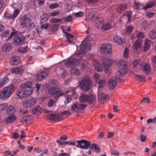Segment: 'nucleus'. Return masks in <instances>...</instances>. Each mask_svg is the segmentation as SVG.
<instances>
[{
    "instance_id": "nucleus-43",
    "label": "nucleus",
    "mask_w": 156,
    "mask_h": 156,
    "mask_svg": "<svg viewBox=\"0 0 156 156\" xmlns=\"http://www.w3.org/2000/svg\"><path fill=\"white\" fill-rule=\"evenodd\" d=\"M88 100V95L84 94L81 95L80 98V101L84 102L87 101Z\"/></svg>"
},
{
    "instance_id": "nucleus-58",
    "label": "nucleus",
    "mask_w": 156,
    "mask_h": 156,
    "mask_svg": "<svg viewBox=\"0 0 156 156\" xmlns=\"http://www.w3.org/2000/svg\"><path fill=\"white\" fill-rule=\"evenodd\" d=\"M129 55V50L127 48H125L124 52L123 57L124 58H127Z\"/></svg>"
},
{
    "instance_id": "nucleus-52",
    "label": "nucleus",
    "mask_w": 156,
    "mask_h": 156,
    "mask_svg": "<svg viewBox=\"0 0 156 156\" xmlns=\"http://www.w3.org/2000/svg\"><path fill=\"white\" fill-rule=\"evenodd\" d=\"M49 7L51 9H54L59 6V5L57 3H55L49 5Z\"/></svg>"
},
{
    "instance_id": "nucleus-41",
    "label": "nucleus",
    "mask_w": 156,
    "mask_h": 156,
    "mask_svg": "<svg viewBox=\"0 0 156 156\" xmlns=\"http://www.w3.org/2000/svg\"><path fill=\"white\" fill-rule=\"evenodd\" d=\"M62 31L64 34H66V37L67 39V41L70 43H71L70 39L73 38V36L71 34H69L65 32L64 29L63 28L62 29Z\"/></svg>"
},
{
    "instance_id": "nucleus-26",
    "label": "nucleus",
    "mask_w": 156,
    "mask_h": 156,
    "mask_svg": "<svg viewBox=\"0 0 156 156\" xmlns=\"http://www.w3.org/2000/svg\"><path fill=\"white\" fill-rule=\"evenodd\" d=\"M12 73L15 74L22 73H23V70L21 68L15 67L12 68L11 70Z\"/></svg>"
},
{
    "instance_id": "nucleus-64",
    "label": "nucleus",
    "mask_w": 156,
    "mask_h": 156,
    "mask_svg": "<svg viewBox=\"0 0 156 156\" xmlns=\"http://www.w3.org/2000/svg\"><path fill=\"white\" fill-rule=\"evenodd\" d=\"M147 23L146 21H144L142 24V27H143L144 29H147Z\"/></svg>"
},
{
    "instance_id": "nucleus-61",
    "label": "nucleus",
    "mask_w": 156,
    "mask_h": 156,
    "mask_svg": "<svg viewBox=\"0 0 156 156\" xmlns=\"http://www.w3.org/2000/svg\"><path fill=\"white\" fill-rule=\"evenodd\" d=\"M150 101V99L148 98H144L141 101V103L145 102L147 103H149Z\"/></svg>"
},
{
    "instance_id": "nucleus-48",
    "label": "nucleus",
    "mask_w": 156,
    "mask_h": 156,
    "mask_svg": "<svg viewBox=\"0 0 156 156\" xmlns=\"http://www.w3.org/2000/svg\"><path fill=\"white\" fill-rule=\"evenodd\" d=\"M131 12L130 11L126 12L123 16V18H127L128 19V21H129V20L131 18Z\"/></svg>"
},
{
    "instance_id": "nucleus-62",
    "label": "nucleus",
    "mask_w": 156,
    "mask_h": 156,
    "mask_svg": "<svg viewBox=\"0 0 156 156\" xmlns=\"http://www.w3.org/2000/svg\"><path fill=\"white\" fill-rule=\"evenodd\" d=\"M111 153L113 155L118 156L119 155V152L117 151L114 150L111 151Z\"/></svg>"
},
{
    "instance_id": "nucleus-19",
    "label": "nucleus",
    "mask_w": 156,
    "mask_h": 156,
    "mask_svg": "<svg viewBox=\"0 0 156 156\" xmlns=\"http://www.w3.org/2000/svg\"><path fill=\"white\" fill-rule=\"evenodd\" d=\"M104 23V21L102 18H98L96 21L95 26L98 29H102Z\"/></svg>"
},
{
    "instance_id": "nucleus-31",
    "label": "nucleus",
    "mask_w": 156,
    "mask_h": 156,
    "mask_svg": "<svg viewBox=\"0 0 156 156\" xmlns=\"http://www.w3.org/2000/svg\"><path fill=\"white\" fill-rule=\"evenodd\" d=\"M126 4H120L118 6L116 10L119 12H121L126 9Z\"/></svg>"
},
{
    "instance_id": "nucleus-37",
    "label": "nucleus",
    "mask_w": 156,
    "mask_h": 156,
    "mask_svg": "<svg viewBox=\"0 0 156 156\" xmlns=\"http://www.w3.org/2000/svg\"><path fill=\"white\" fill-rule=\"evenodd\" d=\"M90 149L96 152H99L100 150L99 146L96 144H93L90 147Z\"/></svg>"
},
{
    "instance_id": "nucleus-33",
    "label": "nucleus",
    "mask_w": 156,
    "mask_h": 156,
    "mask_svg": "<svg viewBox=\"0 0 156 156\" xmlns=\"http://www.w3.org/2000/svg\"><path fill=\"white\" fill-rule=\"evenodd\" d=\"M133 66L134 68H137L140 69L142 67L141 61L139 60H135L133 62Z\"/></svg>"
},
{
    "instance_id": "nucleus-47",
    "label": "nucleus",
    "mask_w": 156,
    "mask_h": 156,
    "mask_svg": "<svg viewBox=\"0 0 156 156\" xmlns=\"http://www.w3.org/2000/svg\"><path fill=\"white\" fill-rule=\"evenodd\" d=\"M149 35L151 39H155L156 38V31L154 30L151 31L149 33Z\"/></svg>"
},
{
    "instance_id": "nucleus-63",
    "label": "nucleus",
    "mask_w": 156,
    "mask_h": 156,
    "mask_svg": "<svg viewBox=\"0 0 156 156\" xmlns=\"http://www.w3.org/2000/svg\"><path fill=\"white\" fill-rule=\"evenodd\" d=\"M59 25L57 24H55L51 25V27L54 31H56L58 29Z\"/></svg>"
},
{
    "instance_id": "nucleus-36",
    "label": "nucleus",
    "mask_w": 156,
    "mask_h": 156,
    "mask_svg": "<svg viewBox=\"0 0 156 156\" xmlns=\"http://www.w3.org/2000/svg\"><path fill=\"white\" fill-rule=\"evenodd\" d=\"M15 107L13 106L10 105L7 108L6 110V113L9 114L15 112Z\"/></svg>"
},
{
    "instance_id": "nucleus-3",
    "label": "nucleus",
    "mask_w": 156,
    "mask_h": 156,
    "mask_svg": "<svg viewBox=\"0 0 156 156\" xmlns=\"http://www.w3.org/2000/svg\"><path fill=\"white\" fill-rule=\"evenodd\" d=\"M91 44L90 41L86 39H85L80 47V51H76L75 53V55L77 57H81L83 56L85 54L87 51L90 50V49Z\"/></svg>"
},
{
    "instance_id": "nucleus-32",
    "label": "nucleus",
    "mask_w": 156,
    "mask_h": 156,
    "mask_svg": "<svg viewBox=\"0 0 156 156\" xmlns=\"http://www.w3.org/2000/svg\"><path fill=\"white\" fill-rule=\"evenodd\" d=\"M42 109L41 107L39 106H37L32 109V112L33 114H38L42 112Z\"/></svg>"
},
{
    "instance_id": "nucleus-22",
    "label": "nucleus",
    "mask_w": 156,
    "mask_h": 156,
    "mask_svg": "<svg viewBox=\"0 0 156 156\" xmlns=\"http://www.w3.org/2000/svg\"><path fill=\"white\" fill-rule=\"evenodd\" d=\"M142 42L141 40L138 39L136 40L133 46V49L136 50H140L141 48Z\"/></svg>"
},
{
    "instance_id": "nucleus-23",
    "label": "nucleus",
    "mask_w": 156,
    "mask_h": 156,
    "mask_svg": "<svg viewBox=\"0 0 156 156\" xmlns=\"http://www.w3.org/2000/svg\"><path fill=\"white\" fill-rule=\"evenodd\" d=\"M116 84L117 82L115 79H111L109 80L108 84L110 89L113 90L115 87Z\"/></svg>"
},
{
    "instance_id": "nucleus-9",
    "label": "nucleus",
    "mask_w": 156,
    "mask_h": 156,
    "mask_svg": "<svg viewBox=\"0 0 156 156\" xmlns=\"http://www.w3.org/2000/svg\"><path fill=\"white\" fill-rule=\"evenodd\" d=\"M76 142V147L81 149H87L91 144L90 142L84 140L77 141Z\"/></svg>"
},
{
    "instance_id": "nucleus-27",
    "label": "nucleus",
    "mask_w": 156,
    "mask_h": 156,
    "mask_svg": "<svg viewBox=\"0 0 156 156\" xmlns=\"http://www.w3.org/2000/svg\"><path fill=\"white\" fill-rule=\"evenodd\" d=\"M70 72L72 74L77 76H79L81 74L80 71L76 67L72 68L70 69Z\"/></svg>"
},
{
    "instance_id": "nucleus-38",
    "label": "nucleus",
    "mask_w": 156,
    "mask_h": 156,
    "mask_svg": "<svg viewBox=\"0 0 156 156\" xmlns=\"http://www.w3.org/2000/svg\"><path fill=\"white\" fill-rule=\"evenodd\" d=\"M31 19L29 18H25L23 20L21 23V24L24 25L23 27H26L27 25L30 23Z\"/></svg>"
},
{
    "instance_id": "nucleus-21",
    "label": "nucleus",
    "mask_w": 156,
    "mask_h": 156,
    "mask_svg": "<svg viewBox=\"0 0 156 156\" xmlns=\"http://www.w3.org/2000/svg\"><path fill=\"white\" fill-rule=\"evenodd\" d=\"M113 41L115 43L119 45L123 44H125V40L124 39L122 38L121 37L118 36H116L114 37Z\"/></svg>"
},
{
    "instance_id": "nucleus-13",
    "label": "nucleus",
    "mask_w": 156,
    "mask_h": 156,
    "mask_svg": "<svg viewBox=\"0 0 156 156\" xmlns=\"http://www.w3.org/2000/svg\"><path fill=\"white\" fill-rule=\"evenodd\" d=\"M86 107L85 104H81L79 102L75 103L72 106V109L76 112L83 110Z\"/></svg>"
},
{
    "instance_id": "nucleus-42",
    "label": "nucleus",
    "mask_w": 156,
    "mask_h": 156,
    "mask_svg": "<svg viewBox=\"0 0 156 156\" xmlns=\"http://www.w3.org/2000/svg\"><path fill=\"white\" fill-rule=\"evenodd\" d=\"M155 3L154 2L152 1L147 3L144 7V9L146 10L147 9L150 8L154 6Z\"/></svg>"
},
{
    "instance_id": "nucleus-54",
    "label": "nucleus",
    "mask_w": 156,
    "mask_h": 156,
    "mask_svg": "<svg viewBox=\"0 0 156 156\" xmlns=\"http://www.w3.org/2000/svg\"><path fill=\"white\" fill-rule=\"evenodd\" d=\"M133 30V27L131 26H129L126 28V33L128 34L131 33Z\"/></svg>"
},
{
    "instance_id": "nucleus-4",
    "label": "nucleus",
    "mask_w": 156,
    "mask_h": 156,
    "mask_svg": "<svg viewBox=\"0 0 156 156\" xmlns=\"http://www.w3.org/2000/svg\"><path fill=\"white\" fill-rule=\"evenodd\" d=\"M116 64L118 68L123 71V72L119 71L116 74L115 76L116 79H121L125 74V70L128 67V63L126 61L121 59L117 61L116 62Z\"/></svg>"
},
{
    "instance_id": "nucleus-30",
    "label": "nucleus",
    "mask_w": 156,
    "mask_h": 156,
    "mask_svg": "<svg viewBox=\"0 0 156 156\" xmlns=\"http://www.w3.org/2000/svg\"><path fill=\"white\" fill-rule=\"evenodd\" d=\"M9 80L7 77H5L0 80V88L2 87L7 84Z\"/></svg>"
},
{
    "instance_id": "nucleus-40",
    "label": "nucleus",
    "mask_w": 156,
    "mask_h": 156,
    "mask_svg": "<svg viewBox=\"0 0 156 156\" xmlns=\"http://www.w3.org/2000/svg\"><path fill=\"white\" fill-rule=\"evenodd\" d=\"M144 6L143 4H140L136 2H135L134 4V7L135 9H144Z\"/></svg>"
},
{
    "instance_id": "nucleus-16",
    "label": "nucleus",
    "mask_w": 156,
    "mask_h": 156,
    "mask_svg": "<svg viewBox=\"0 0 156 156\" xmlns=\"http://www.w3.org/2000/svg\"><path fill=\"white\" fill-rule=\"evenodd\" d=\"M92 64H93L95 69L99 72H101L103 69V67L101 65L99 62L95 59H92Z\"/></svg>"
},
{
    "instance_id": "nucleus-57",
    "label": "nucleus",
    "mask_w": 156,
    "mask_h": 156,
    "mask_svg": "<svg viewBox=\"0 0 156 156\" xmlns=\"http://www.w3.org/2000/svg\"><path fill=\"white\" fill-rule=\"evenodd\" d=\"M70 114V113L68 111H65L62 112L61 113L62 116H64L65 117H66L69 116Z\"/></svg>"
},
{
    "instance_id": "nucleus-5",
    "label": "nucleus",
    "mask_w": 156,
    "mask_h": 156,
    "mask_svg": "<svg viewBox=\"0 0 156 156\" xmlns=\"http://www.w3.org/2000/svg\"><path fill=\"white\" fill-rule=\"evenodd\" d=\"M92 83L91 80L88 77H86L82 79L81 80L79 83V86L82 90L87 91L90 88Z\"/></svg>"
},
{
    "instance_id": "nucleus-60",
    "label": "nucleus",
    "mask_w": 156,
    "mask_h": 156,
    "mask_svg": "<svg viewBox=\"0 0 156 156\" xmlns=\"http://www.w3.org/2000/svg\"><path fill=\"white\" fill-rule=\"evenodd\" d=\"M35 87L37 89L36 91L38 92L40 91V89L42 87V85L41 83H36Z\"/></svg>"
},
{
    "instance_id": "nucleus-51",
    "label": "nucleus",
    "mask_w": 156,
    "mask_h": 156,
    "mask_svg": "<svg viewBox=\"0 0 156 156\" xmlns=\"http://www.w3.org/2000/svg\"><path fill=\"white\" fill-rule=\"evenodd\" d=\"M55 102L53 99H51L48 101V106L51 107L54 106L55 105Z\"/></svg>"
},
{
    "instance_id": "nucleus-17",
    "label": "nucleus",
    "mask_w": 156,
    "mask_h": 156,
    "mask_svg": "<svg viewBox=\"0 0 156 156\" xmlns=\"http://www.w3.org/2000/svg\"><path fill=\"white\" fill-rule=\"evenodd\" d=\"M98 101L102 103L105 100L108 98V95L102 93L101 91L99 89H98Z\"/></svg>"
},
{
    "instance_id": "nucleus-15",
    "label": "nucleus",
    "mask_w": 156,
    "mask_h": 156,
    "mask_svg": "<svg viewBox=\"0 0 156 156\" xmlns=\"http://www.w3.org/2000/svg\"><path fill=\"white\" fill-rule=\"evenodd\" d=\"M24 37L20 34L15 36L13 39L14 43L16 45L21 44L24 42Z\"/></svg>"
},
{
    "instance_id": "nucleus-7",
    "label": "nucleus",
    "mask_w": 156,
    "mask_h": 156,
    "mask_svg": "<svg viewBox=\"0 0 156 156\" xmlns=\"http://www.w3.org/2000/svg\"><path fill=\"white\" fill-rule=\"evenodd\" d=\"M48 93L49 94L54 96L55 98H58L63 95V93L61 92V89L57 87H53L50 88L48 90Z\"/></svg>"
},
{
    "instance_id": "nucleus-45",
    "label": "nucleus",
    "mask_w": 156,
    "mask_h": 156,
    "mask_svg": "<svg viewBox=\"0 0 156 156\" xmlns=\"http://www.w3.org/2000/svg\"><path fill=\"white\" fill-rule=\"evenodd\" d=\"M112 27V26L109 23H107L104 24L102 30L104 31L110 29Z\"/></svg>"
},
{
    "instance_id": "nucleus-14",
    "label": "nucleus",
    "mask_w": 156,
    "mask_h": 156,
    "mask_svg": "<svg viewBox=\"0 0 156 156\" xmlns=\"http://www.w3.org/2000/svg\"><path fill=\"white\" fill-rule=\"evenodd\" d=\"M49 73V71L47 70H44L38 73L35 76V78L37 80L40 81L46 77Z\"/></svg>"
},
{
    "instance_id": "nucleus-34",
    "label": "nucleus",
    "mask_w": 156,
    "mask_h": 156,
    "mask_svg": "<svg viewBox=\"0 0 156 156\" xmlns=\"http://www.w3.org/2000/svg\"><path fill=\"white\" fill-rule=\"evenodd\" d=\"M151 68L149 64H145L143 67V70L144 71L145 73L149 74L151 72Z\"/></svg>"
},
{
    "instance_id": "nucleus-39",
    "label": "nucleus",
    "mask_w": 156,
    "mask_h": 156,
    "mask_svg": "<svg viewBox=\"0 0 156 156\" xmlns=\"http://www.w3.org/2000/svg\"><path fill=\"white\" fill-rule=\"evenodd\" d=\"M96 99V96L93 94H91L90 95H88V100L87 101L90 103H91Z\"/></svg>"
},
{
    "instance_id": "nucleus-46",
    "label": "nucleus",
    "mask_w": 156,
    "mask_h": 156,
    "mask_svg": "<svg viewBox=\"0 0 156 156\" xmlns=\"http://www.w3.org/2000/svg\"><path fill=\"white\" fill-rule=\"evenodd\" d=\"M8 103L5 102L0 105V111H3L5 110L8 106Z\"/></svg>"
},
{
    "instance_id": "nucleus-53",
    "label": "nucleus",
    "mask_w": 156,
    "mask_h": 156,
    "mask_svg": "<svg viewBox=\"0 0 156 156\" xmlns=\"http://www.w3.org/2000/svg\"><path fill=\"white\" fill-rule=\"evenodd\" d=\"M136 79L139 81H143L144 80L145 77L143 76L137 75L136 76Z\"/></svg>"
},
{
    "instance_id": "nucleus-20",
    "label": "nucleus",
    "mask_w": 156,
    "mask_h": 156,
    "mask_svg": "<svg viewBox=\"0 0 156 156\" xmlns=\"http://www.w3.org/2000/svg\"><path fill=\"white\" fill-rule=\"evenodd\" d=\"M9 62L12 65H17L20 62V59L18 56H13L10 59Z\"/></svg>"
},
{
    "instance_id": "nucleus-18",
    "label": "nucleus",
    "mask_w": 156,
    "mask_h": 156,
    "mask_svg": "<svg viewBox=\"0 0 156 156\" xmlns=\"http://www.w3.org/2000/svg\"><path fill=\"white\" fill-rule=\"evenodd\" d=\"M113 63V60L108 58H104L102 59V63L105 67H109Z\"/></svg>"
},
{
    "instance_id": "nucleus-25",
    "label": "nucleus",
    "mask_w": 156,
    "mask_h": 156,
    "mask_svg": "<svg viewBox=\"0 0 156 156\" xmlns=\"http://www.w3.org/2000/svg\"><path fill=\"white\" fill-rule=\"evenodd\" d=\"M48 119L55 121H57L59 120V117L58 114H51L47 116Z\"/></svg>"
},
{
    "instance_id": "nucleus-24",
    "label": "nucleus",
    "mask_w": 156,
    "mask_h": 156,
    "mask_svg": "<svg viewBox=\"0 0 156 156\" xmlns=\"http://www.w3.org/2000/svg\"><path fill=\"white\" fill-rule=\"evenodd\" d=\"M33 120V118L32 116L30 115H27L23 116L21 119L22 122L24 123L27 122L28 123H30Z\"/></svg>"
},
{
    "instance_id": "nucleus-29",
    "label": "nucleus",
    "mask_w": 156,
    "mask_h": 156,
    "mask_svg": "<svg viewBox=\"0 0 156 156\" xmlns=\"http://www.w3.org/2000/svg\"><path fill=\"white\" fill-rule=\"evenodd\" d=\"M16 118L14 115L9 116L8 117L5 119V122L8 123H11L14 121L16 119Z\"/></svg>"
},
{
    "instance_id": "nucleus-55",
    "label": "nucleus",
    "mask_w": 156,
    "mask_h": 156,
    "mask_svg": "<svg viewBox=\"0 0 156 156\" xmlns=\"http://www.w3.org/2000/svg\"><path fill=\"white\" fill-rule=\"evenodd\" d=\"M58 73L59 76H63L65 74L66 72H65L64 69H61L59 70L58 71Z\"/></svg>"
},
{
    "instance_id": "nucleus-28",
    "label": "nucleus",
    "mask_w": 156,
    "mask_h": 156,
    "mask_svg": "<svg viewBox=\"0 0 156 156\" xmlns=\"http://www.w3.org/2000/svg\"><path fill=\"white\" fill-rule=\"evenodd\" d=\"M151 42V41L147 39L145 40L144 48V52L148 51L150 48Z\"/></svg>"
},
{
    "instance_id": "nucleus-8",
    "label": "nucleus",
    "mask_w": 156,
    "mask_h": 156,
    "mask_svg": "<svg viewBox=\"0 0 156 156\" xmlns=\"http://www.w3.org/2000/svg\"><path fill=\"white\" fill-rule=\"evenodd\" d=\"M37 102L36 98H30L25 99L23 101V106L26 108H30L34 105Z\"/></svg>"
},
{
    "instance_id": "nucleus-49",
    "label": "nucleus",
    "mask_w": 156,
    "mask_h": 156,
    "mask_svg": "<svg viewBox=\"0 0 156 156\" xmlns=\"http://www.w3.org/2000/svg\"><path fill=\"white\" fill-rule=\"evenodd\" d=\"M27 48L26 47H21L19 48L18 49V51L19 52L22 53H26L27 51Z\"/></svg>"
},
{
    "instance_id": "nucleus-50",
    "label": "nucleus",
    "mask_w": 156,
    "mask_h": 156,
    "mask_svg": "<svg viewBox=\"0 0 156 156\" xmlns=\"http://www.w3.org/2000/svg\"><path fill=\"white\" fill-rule=\"evenodd\" d=\"M60 13L59 11H55L52 12H49L48 15L50 16H54L59 14Z\"/></svg>"
},
{
    "instance_id": "nucleus-59",
    "label": "nucleus",
    "mask_w": 156,
    "mask_h": 156,
    "mask_svg": "<svg viewBox=\"0 0 156 156\" xmlns=\"http://www.w3.org/2000/svg\"><path fill=\"white\" fill-rule=\"evenodd\" d=\"M9 32L8 30H6L4 32L1 34L2 37H6L8 36L9 34Z\"/></svg>"
},
{
    "instance_id": "nucleus-6",
    "label": "nucleus",
    "mask_w": 156,
    "mask_h": 156,
    "mask_svg": "<svg viewBox=\"0 0 156 156\" xmlns=\"http://www.w3.org/2000/svg\"><path fill=\"white\" fill-rule=\"evenodd\" d=\"M112 46L109 44H104L101 45L100 47L101 52L104 54L110 56L112 55L111 49Z\"/></svg>"
},
{
    "instance_id": "nucleus-2",
    "label": "nucleus",
    "mask_w": 156,
    "mask_h": 156,
    "mask_svg": "<svg viewBox=\"0 0 156 156\" xmlns=\"http://www.w3.org/2000/svg\"><path fill=\"white\" fill-rule=\"evenodd\" d=\"M15 90V86L13 84L4 87L0 91V99L5 100L8 99L13 94Z\"/></svg>"
},
{
    "instance_id": "nucleus-35",
    "label": "nucleus",
    "mask_w": 156,
    "mask_h": 156,
    "mask_svg": "<svg viewBox=\"0 0 156 156\" xmlns=\"http://www.w3.org/2000/svg\"><path fill=\"white\" fill-rule=\"evenodd\" d=\"M12 45L10 44H5L2 47V50L4 51H10Z\"/></svg>"
},
{
    "instance_id": "nucleus-11",
    "label": "nucleus",
    "mask_w": 156,
    "mask_h": 156,
    "mask_svg": "<svg viewBox=\"0 0 156 156\" xmlns=\"http://www.w3.org/2000/svg\"><path fill=\"white\" fill-rule=\"evenodd\" d=\"M80 62L79 60L75 58H69L66 61L65 65L66 67H69L72 66L78 65Z\"/></svg>"
},
{
    "instance_id": "nucleus-56",
    "label": "nucleus",
    "mask_w": 156,
    "mask_h": 156,
    "mask_svg": "<svg viewBox=\"0 0 156 156\" xmlns=\"http://www.w3.org/2000/svg\"><path fill=\"white\" fill-rule=\"evenodd\" d=\"M74 15L76 17H82L83 15V12H76L74 13Z\"/></svg>"
},
{
    "instance_id": "nucleus-10",
    "label": "nucleus",
    "mask_w": 156,
    "mask_h": 156,
    "mask_svg": "<svg viewBox=\"0 0 156 156\" xmlns=\"http://www.w3.org/2000/svg\"><path fill=\"white\" fill-rule=\"evenodd\" d=\"M69 90L71 91L67 92V96L66 98V102H67V103H69L72 100V96L75 98H76L77 97V94L75 92V89L74 88H70Z\"/></svg>"
},
{
    "instance_id": "nucleus-1",
    "label": "nucleus",
    "mask_w": 156,
    "mask_h": 156,
    "mask_svg": "<svg viewBox=\"0 0 156 156\" xmlns=\"http://www.w3.org/2000/svg\"><path fill=\"white\" fill-rule=\"evenodd\" d=\"M34 88L31 82H26L20 85L16 92V94L19 99L25 98L32 94Z\"/></svg>"
},
{
    "instance_id": "nucleus-12",
    "label": "nucleus",
    "mask_w": 156,
    "mask_h": 156,
    "mask_svg": "<svg viewBox=\"0 0 156 156\" xmlns=\"http://www.w3.org/2000/svg\"><path fill=\"white\" fill-rule=\"evenodd\" d=\"M20 12V10L18 8H15L12 14H10L8 12H5L4 15V17L13 19L17 17Z\"/></svg>"
},
{
    "instance_id": "nucleus-44",
    "label": "nucleus",
    "mask_w": 156,
    "mask_h": 156,
    "mask_svg": "<svg viewBox=\"0 0 156 156\" xmlns=\"http://www.w3.org/2000/svg\"><path fill=\"white\" fill-rule=\"evenodd\" d=\"M105 80L102 79L98 83V86L99 89L103 87L106 85Z\"/></svg>"
}]
</instances>
